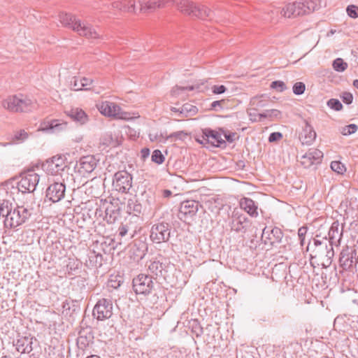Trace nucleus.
Segmentation results:
<instances>
[{
  "instance_id": "obj_63",
  "label": "nucleus",
  "mask_w": 358,
  "mask_h": 358,
  "mask_svg": "<svg viewBox=\"0 0 358 358\" xmlns=\"http://www.w3.org/2000/svg\"><path fill=\"white\" fill-rule=\"evenodd\" d=\"M326 242H328L327 237L323 238L322 240L321 241L317 238H313L314 248H317L318 246L321 245L322 243H324Z\"/></svg>"
},
{
  "instance_id": "obj_27",
  "label": "nucleus",
  "mask_w": 358,
  "mask_h": 358,
  "mask_svg": "<svg viewBox=\"0 0 358 358\" xmlns=\"http://www.w3.org/2000/svg\"><path fill=\"white\" fill-rule=\"evenodd\" d=\"M239 205L241 208L251 217H257L258 216V205L252 199L243 197L239 201Z\"/></svg>"
},
{
  "instance_id": "obj_11",
  "label": "nucleus",
  "mask_w": 358,
  "mask_h": 358,
  "mask_svg": "<svg viewBox=\"0 0 358 358\" xmlns=\"http://www.w3.org/2000/svg\"><path fill=\"white\" fill-rule=\"evenodd\" d=\"M252 226V221L243 213L234 210L232 213L230 227L237 233L245 234Z\"/></svg>"
},
{
  "instance_id": "obj_41",
  "label": "nucleus",
  "mask_w": 358,
  "mask_h": 358,
  "mask_svg": "<svg viewBox=\"0 0 358 358\" xmlns=\"http://www.w3.org/2000/svg\"><path fill=\"white\" fill-rule=\"evenodd\" d=\"M188 326L191 329L192 333L194 334L196 337H200L203 334V327L197 319L191 320L189 321Z\"/></svg>"
},
{
  "instance_id": "obj_5",
  "label": "nucleus",
  "mask_w": 358,
  "mask_h": 358,
  "mask_svg": "<svg viewBox=\"0 0 358 358\" xmlns=\"http://www.w3.org/2000/svg\"><path fill=\"white\" fill-rule=\"evenodd\" d=\"M34 213L33 208L29 206H17L13 207L10 217L7 219V224L9 229L15 228L26 222Z\"/></svg>"
},
{
  "instance_id": "obj_38",
  "label": "nucleus",
  "mask_w": 358,
  "mask_h": 358,
  "mask_svg": "<svg viewBox=\"0 0 358 358\" xmlns=\"http://www.w3.org/2000/svg\"><path fill=\"white\" fill-rule=\"evenodd\" d=\"M89 266L99 268L102 266L103 256L101 253L92 250L89 254Z\"/></svg>"
},
{
  "instance_id": "obj_61",
  "label": "nucleus",
  "mask_w": 358,
  "mask_h": 358,
  "mask_svg": "<svg viewBox=\"0 0 358 358\" xmlns=\"http://www.w3.org/2000/svg\"><path fill=\"white\" fill-rule=\"evenodd\" d=\"M211 90L214 94H222L227 91V88L224 85H213L211 87Z\"/></svg>"
},
{
  "instance_id": "obj_13",
  "label": "nucleus",
  "mask_w": 358,
  "mask_h": 358,
  "mask_svg": "<svg viewBox=\"0 0 358 358\" xmlns=\"http://www.w3.org/2000/svg\"><path fill=\"white\" fill-rule=\"evenodd\" d=\"M40 176L33 171H29L17 182V187L22 193H31L36 189Z\"/></svg>"
},
{
  "instance_id": "obj_1",
  "label": "nucleus",
  "mask_w": 358,
  "mask_h": 358,
  "mask_svg": "<svg viewBox=\"0 0 358 358\" xmlns=\"http://www.w3.org/2000/svg\"><path fill=\"white\" fill-rule=\"evenodd\" d=\"M166 3L175 5L181 13L187 15L201 20H211L213 17V13L210 8L203 5H196L189 0H167Z\"/></svg>"
},
{
  "instance_id": "obj_57",
  "label": "nucleus",
  "mask_w": 358,
  "mask_h": 358,
  "mask_svg": "<svg viewBox=\"0 0 358 358\" xmlns=\"http://www.w3.org/2000/svg\"><path fill=\"white\" fill-rule=\"evenodd\" d=\"M307 231H308V227H305V226L300 227L298 230L299 240L300 241V245L301 246H303L305 243V238H306V235L307 234Z\"/></svg>"
},
{
  "instance_id": "obj_54",
  "label": "nucleus",
  "mask_w": 358,
  "mask_h": 358,
  "mask_svg": "<svg viewBox=\"0 0 358 358\" xmlns=\"http://www.w3.org/2000/svg\"><path fill=\"white\" fill-rule=\"evenodd\" d=\"M327 106L336 111H340L343 109V104L337 99H330L327 101Z\"/></svg>"
},
{
  "instance_id": "obj_50",
  "label": "nucleus",
  "mask_w": 358,
  "mask_h": 358,
  "mask_svg": "<svg viewBox=\"0 0 358 358\" xmlns=\"http://www.w3.org/2000/svg\"><path fill=\"white\" fill-rule=\"evenodd\" d=\"M27 137L28 134L24 129H21L14 134L12 138V141L15 143H20L27 139Z\"/></svg>"
},
{
  "instance_id": "obj_7",
  "label": "nucleus",
  "mask_w": 358,
  "mask_h": 358,
  "mask_svg": "<svg viewBox=\"0 0 358 358\" xmlns=\"http://www.w3.org/2000/svg\"><path fill=\"white\" fill-rule=\"evenodd\" d=\"M171 225L166 222L154 224L150 229V238L154 243L168 242L171 237Z\"/></svg>"
},
{
  "instance_id": "obj_56",
  "label": "nucleus",
  "mask_w": 358,
  "mask_h": 358,
  "mask_svg": "<svg viewBox=\"0 0 358 358\" xmlns=\"http://www.w3.org/2000/svg\"><path fill=\"white\" fill-rule=\"evenodd\" d=\"M292 90L294 94L301 95L305 92L306 85L302 82H297L294 84Z\"/></svg>"
},
{
  "instance_id": "obj_36",
  "label": "nucleus",
  "mask_w": 358,
  "mask_h": 358,
  "mask_svg": "<svg viewBox=\"0 0 358 358\" xmlns=\"http://www.w3.org/2000/svg\"><path fill=\"white\" fill-rule=\"evenodd\" d=\"M198 113V108L189 103H184L179 111L178 117L185 118L193 116Z\"/></svg>"
},
{
  "instance_id": "obj_58",
  "label": "nucleus",
  "mask_w": 358,
  "mask_h": 358,
  "mask_svg": "<svg viewBox=\"0 0 358 358\" xmlns=\"http://www.w3.org/2000/svg\"><path fill=\"white\" fill-rule=\"evenodd\" d=\"M346 12L350 17L357 18L358 17V6L350 5L347 7Z\"/></svg>"
},
{
  "instance_id": "obj_26",
  "label": "nucleus",
  "mask_w": 358,
  "mask_h": 358,
  "mask_svg": "<svg viewBox=\"0 0 358 358\" xmlns=\"http://www.w3.org/2000/svg\"><path fill=\"white\" fill-rule=\"evenodd\" d=\"M63 314L75 319V316L80 312V304L78 300H66L62 304Z\"/></svg>"
},
{
  "instance_id": "obj_51",
  "label": "nucleus",
  "mask_w": 358,
  "mask_h": 358,
  "mask_svg": "<svg viewBox=\"0 0 358 358\" xmlns=\"http://www.w3.org/2000/svg\"><path fill=\"white\" fill-rule=\"evenodd\" d=\"M151 159L157 164H162L164 162L165 157L159 150H155L152 152Z\"/></svg>"
},
{
  "instance_id": "obj_43",
  "label": "nucleus",
  "mask_w": 358,
  "mask_h": 358,
  "mask_svg": "<svg viewBox=\"0 0 358 358\" xmlns=\"http://www.w3.org/2000/svg\"><path fill=\"white\" fill-rule=\"evenodd\" d=\"M186 90H188V91L197 90L199 92V91H202L203 90L201 88V86L199 85H189V86H186V87L176 86L175 87H173L172 89L171 94L173 96H177L180 94V92H183V91H186Z\"/></svg>"
},
{
  "instance_id": "obj_15",
  "label": "nucleus",
  "mask_w": 358,
  "mask_h": 358,
  "mask_svg": "<svg viewBox=\"0 0 358 358\" xmlns=\"http://www.w3.org/2000/svg\"><path fill=\"white\" fill-rule=\"evenodd\" d=\"M136 230L131 222H122L114 235V241H117L118 244L127 243L135 235Z\"/></svg>"
},
{
  "instance_id": "obj_23",
  "label": "nucleus",
  "mask_w": 358,
  "mask_h": 358,
  "mask_svg": "<svg viewBox=\"0 0 358 358\" xmlns=\"http://www.w3.org/2000/svg\"><path fill=\"white\" fill-rule=\"evenodd\" d=\"M99 110L101 114L106 116L113 117L118 119L124 118L122 115L121 108L113 102H102L99 106Z\"/></svg>"
},
{
  "instance_id": "obj_39",
  "label": "nucleus",
  "mask_w": 358,
  "mask_h": 358,
  "mask_svg": "<svg viewBox=\"0 0 358 358\" xmlns=\"http://www.w3.org/2000/svg\"><path fill=\"white\" fill-rule=\"evenodd\" d=\"M230 102L231 101L229 99L214 101L210 103V110L218 112L224 109H228L231 107Z\"/></svg>"
},
{
  "instance_id": "obj_8",
  "label": "nucleus",
  "mask_w": 358,
  "mask_h": 358,
  "mask_svg": "<svg viewBox=\"0 0 358 358\" xmlns=\"http://www.w3.org/2000/svg\"><path fill=\"white\" fill-rule=\"evenodd\" d=\"M339 266L345 271H352L358 263V255L356 249L345 245L340 252Z\"/></svg>"
},
{
  "instance_id": "obj_33",
  "label": "nucleus",
  "mask_w": 358,
  "mask_h": 358,
  "mask_svg": "<svg viewBox=\"0 0 358 358\" xmlns=\"http://www.w3.org/2000/svg\"><path fill=\"white\" fill-rule=\"evenodd\" d=\"M67 126L66 122H59L58 120H51L42 123L43 130H52L53 132L64 129Z\"/></svg>"
},
{
  "instance_id": "obj_44",
  "label": "nucleus",
  "mask_w": 358,
  "mask_h": 358,
  "mask_svg": "<svg viewBox=\"0 0 358 358\" xmlns=\"http://www.w3.org/2000/svg\"><path fill=\"white\" fill-rule=\"evenodd\" d=\"M329 248V242L322 243L321 245L313 250V253L310 254V258L323 257L324 254Z\"/></svg>"
},
{
  "instance_id": "obj_55",
  "label": "nucleus",
  "mask_w": 358,
  "mask_h": 358,
  "mask_svg": "<svg viewBox=\"0 0 358 358\" xmlns=\"http://www.w3.org/2000/svg\"><path fill=\"white\" fill-rule=\"evenodd\" d=\"M71 85L73 86V90H76V91H78V90H88L90 89L89 87H87V83H82L80 80V79H78V78L76 77H74L73 78V81L71 82Z\"/></svg>"
},
{
  "instance_id": "obj_30",
  "label": "nucleus",
  "mask_w": 358,
  "mask_h": 358,
  "mask_svg": "<svg viewBox=\"0 0 358 358\" xmlns=\"http://www.w3.org/2000/svg\"><path fill=\"white\" fill-rule=\"evenodd\" d=\"M66 115L73 121L84 124L88 121V116L85 112L79 108H73L66 111Z\"/></svg>"
},
{
  "instance_id": "obj_47",
  "label": "nucleus",
  "mask_w": 358,
  "mask_h": 358,
  "mask_svg": "<svg viewBox=\"0 0 358 358\" xmlns=\"http://www.w3.org/2000/svg\"><path fill=\"white\" fill-rule=\"evenodd\" d=\"M189 136V134L185 131H178L173 132L166 136V139H173L174 141H184Z\"/></svg>"
},
{
  "instance_id": "obj_24",
  "label": "nucleus",
  "mask_w": 358,
  "mask_h": 358,
  "mask_svg": "<svg viewBox=\"0 0 358 358\" xmlns=\"http://www.w3.org/2000/svg\"><path fill=\"white\" fill-rule=\"evenodd\" d=\"M303 122L305 125L299 135V139L303 145H310L315 140L316 132L308 120H303Z\"/></svg>"
},
{
  "instance_id": "obj_18",
  "label": "nucleus",
  "mask_w": 358,
  "mask_h": 358,
  "mask_svg": "<svg viewBox=\"0 0 358 358\" xmlns=\"http://www.w3.org/2000/svg\"><path fill=\"white\" fill-rule=\"evenodd\" d=\"M284 234L282 231L275 227L271 230H267L265 227L262 230L261 239L265 245L269 244L271 247H277L282 241Z\"/></svg>"
},
{
  "instance_id": "obj_29",
  "label": "nucleus",
  "mask_w": 358,
  "mask_h": 358,
  "mask_svg": "<svg viewBox=\"0 0 358 358\" xmlns=\"http://www.w3.org/2000/svg\"><path fill=\"white\" fill-rule=\"evenodd\" d=\"M343 235L342 230L339 231V223L335 221L332 223L328 233L329 238L327 239L329 244L337 246L340 244Z\"/></svg>"
},
{
  "instance_id": "obj_19",
  "label": "nucleus",
  "mask_w": 358,
  "mask_h": 358,
  "mask_svg": "<svg viewBox=\"0 0 358 358\" xmlns=\"http://www.w3.org/2000/svg\"><path fill=\"white\" fill-rule=\"evenodd\" d=\"M66 185L62 182H54L46 189V197L53 203L61 201L65 196Z\"/></svg>"
},
{
  "instance_id": "obj_35",
  "label": "nucleus",
  "mask_w": 358,
  "mask_h": 358,
  "mask_svg": "<svg viewBox=\"0 0 358 358\" xmlns=\"http://www.w3.org/2000/svg\"><path fill=\"white\" fill-rule=\"evenodd\" d=\"M13 204L8 200H3L1 203H0V216L4 217L3 223L4 226L6 228H8L7 224V219L10 217V214L13 210Z\"/></svg>"
},
{
  "instance_id": "obj_49",
  "label": "nucleus",
  "mask_w": 358,
  "mask_h": 358,
  "mask_svg": "<svg viewBox=\"0 0 358 358\" xmlns=\"http://www.w3.org/2000/svg\"><path fill=\"white\" fill-rule=\"evenodd\" d=\"M358 129V127L355 124H350L341 129V133L343 136H348L355 134Z\"/></svg>"
},
{
  "instance_id": "obj_2",
  "label": "nucleus",
  "mask_w": 358,
  "mask_h": 358,
  "mask_svg": "<svg viewBox=\"0 0 358 358\" xmlns=\"http://www.w3.org/2000/svg\"><path fill=\"white\" fill-rule=\"evenodd\" d=\"M60 22L66 27L72 29L80 36L87 38H99V34L90 25H86L78 20L76 17L71 13H60L59 15Z\"/></svg>"
},
{
  "instance_id": "obj_42",
  "label": "nucleus",
  "mask_w": 358,
  "mask_h": 358,
  "mask_svg": "<svg viewBox=\"0 0 358 358\" xmlns=\"http://www.w3.org/2000/svg\"><path fill=\"white\" fill-rule=\"evenodd\" d=\"M81 266V262L78 259H69L66 264V270L69 275H75L78 273Z\"/></svg>"
},
{
  "instance_id": "obj_28",
  "label": "nucleus",
  "mask_w": 358,
  "mask_h": 358,
  "mask_svg": "<svg viewBox=\"0 0 358 358\" xmlns=\"http://www.w3.org/2000/svg\"><path fill=\"white\" fill-rule=\"evenodd\" d=\"M33 340L34 338L30 336H22L17 338L15 343L16 350L21 354H29L33 350Z\"/></svg>"
},
{
  "instance_id": "obj_64",
  "label": "nucleus",
  "mask_w": 358,
  "mask_h": 358,
  "mask_svg": "<svg viewBox=\"0 0 358 358\" xmlns=\"http://www.w3.org/2000/svg\"><path fill=\"white\" fill-rule=\"evenodd\" d=\"M87 328H92V327L90 325H88L87 322L85 321V319L83 318L80 323V325L78 327V329H79L78 331H81L83 329H85Z\"/></svg>"
},
{
  "instance_id": "obj_59",
  "label": "nucleus",
  "mask_w": 358,
  "mask_h": 358,
  "mask_svg": "<svg viewBox=\"0 0 358 358\" xmlns=\"http://www.w3.org/2000/svg\"><path fill=\"white\" fill-rule=\"evenodd\" d=\"M117 277L118 276H111L108 284L109 287L114 289H117L119 287H120L122 281L121 280H118Z\"/></svg>"
},
{
  "instance_id": "obj_31",
  "label": "nucleus",
  "mask_w": 358,
  "mask_h": 358,
  "mask_svg": "<svg viewBox=\"0 0 358 358\" xmlns=\"http://www.w3.org/2000/svg\"><path fill=\"white\" fill-rule=\"evenodd\" d=\"M111 6L114 9H117L123 12L136 13L135 1L134 0H124L122 1H115L112 3Z\"/></svg>"
},
{
  "instance_id": "obj_34",
  "label": "nucleus",
  "mask_w": 358,
  "mask_h": 358,
  "mask_svg": "<svg viewBox=\"0 0 358 358\" xmlns=\"http://www.w3.org/2000/svg\"><path fill=\"white\" fill-rule=\"evenodd\" d=\"M140 8L139 12L141 13H150L155 10L157 8H163L164 3L162 1H149L147 2L139 1Z\"/></svg>"
},
{
  "instance_id": "obj_37",
  "label": "nucleus",
  "mask_w": 358,
  "mask_h": 358,
  "mask_svg": "<svg viewBox=\"0 0 358 358\" xmlns=\"http://www.w3.org/2000/svg\"><path fill=\"white\" fill-rule=\"evenodd\" d=\"M148 270L155 278L163 276V271H164V265L159 261H154L150 262L148 266Z\"/></svg>"
},
{
  "instance_id": "obj_40",
  "label": "nucleus",
  "mask_w": 358,
  "mask_h": 358,
  "mask_svg": "<svg viewBox=\"0 0 358 358\" xmlns=\"http://www.w3.org/2000/svg\"><path fill=\"white\" fill-rule=\"evenodd\" d=\"M259 119L270 118L271 120H280L282 118L281 111L277 109L266 110L262 113H259Z\"/></svg>"
},
{
  "instance_id": "obj_9",
  "label": "nucleus",
  "mask_w": 358,
  "mask_h": 358,
  "mask_svg": "<svg viewBox=\"0 0 358 358\" xmlns=\"http://www.w3.org/2000/svg\"><path fill=\"white\" fill-rule=\"evenodd\" d=\"M222 133L220 131H215L210 128L203 129V138L200 140L199 137L196 138V141L203 145H211L213 147L225 148L227 147L226 141L221 137Z\"/></svg>"
},
{
  "instance_id": "obj_60",
  "label": "nucleus",
  "mask_w": 358,
  "mask_h": 358,
  "mask_svg": "<svg viewBox=\"0 0 358 358\" xmlns=\"http://www.w3.org/2000/svg\"><path fill=\"white\" fill-rule=\"evenodd\" d=\"M282 134L278 131L272 132L268 136L269 143H275L280 141L282 138Z\"/></svg>"
},
{
  "instance_id": "obj_16",
  "label": "nucleus",
  "mask_w": 358,
  "mask_h": 358,
  "mask_svg": "<svg viewBox=\"0 0 358 358\" xmlns=\"http://www.w3.org/2000/svg\"><path fill=\"white\" fill-rule=\"evenodd\" d=\"M148 249L145 237L134 240L129 251L130 258L135 262H139L145 256Z\"/></svg>"
},
{
  "instance_id": "obj_62",
  "label": "nucleus",
  "mask_w": 358,
  "mask_h": 358,
  "mask_svg": "<svg viewBox=\"0 0 358 358\" xmlns=\"http://www.w3.org/2000/svg\"><path fill=\"white\" fill-rule=\"evenodd\" d=\"M341 98L345 104H350L353 101V96L350 92H345L341 95Z\"/></svg>"
},
{
  "instance_id": "obj_48",
  "label": "nucleus",
  "mask_w": 358,
  "mask_h": 358,
  "mask_svg": "<svg viewBox=\"0 0 358 358\" xmlns=\"http://www.w3.org/2000/svg\"><path fill=\"white\" fill-rule=\"evenodd\" d=\"M270 87L278 92H282L287 89L285 83L282 80L273 81L270 85Z\"/></svg>"
},
{
  "instance_id": "obj_52",
  "label": "nucleus",
  "mask_w": 358,
  "mask_h": 358,
  "mask_svg": "<svg viewBox=\"0 0 358 358\" xmlns=\"http://www.w3.org/2000/svg\"><path fill=\"white\" fill-rule=\"evenodd\" d=\"M219 131L224 135L226 141L229 143H233L237 136V134L236 132L230 131L224 128H219Z\"/></svg>"
},
{
  "instance_id": "obj_53",
  "label": "nucleus",
  "mask_w": 358,
  "mask_h": 358,
  "mask_svg": "<svg viewBox=\"0 0 358 358\" xmlns=\"http://www.w3.org/2000/svg\"><path fill=\"white\" fill-rule=\"evenodd\" d=\"M330 166L332 171L338 174H342L346 170L344 164L338 161L332 162Z\"/></svg>"
},
{
  "instance_id": "obj_3",
  "label": "nucleus",
  "mask_w": 358,
  "mask_h": 358,
  "mask_svg": "<svg viewBox=\"0 0 358 358\" xmlns=\"http://www.w3.org/2000/svg\"><path fill=\"white\" fill-rule=\"evenodd\" d=\"M319 2V0H306L302 2L288 3L280 12L285 17H295L318 10L320 7Z\"/></svg>"
},
{
  "instance_id": "obj_12",
  "label": "nucleus",
  "mask_w": 358,
  "mask_h": 358,
  "mask_svg": "<svg viewBox=\"0 0 358 358\" xmlns=\"http://www.w3.org/2000/svg\"><path fill=\"white\" fill-rule=\"evenodd\" d=\"M92 315L98 320H104L110 318L113 315L112 300L106 298L99 299L94 307Z\"/></svg>"
},
{
  "instance_id": "obj_4",
  "label": "nucleus",
  "mask_w": 358,
  "mask_h": 358,
  "mask_svg": "<svg viewBox=\"0 0 358 358\" xmlns=\"http://www.w3.org/2000/svg\"><path fill=\"white\" fill-rule=\"evenodd\" d=\"M3 108L15 113H27L35 108V103L22 94L10 96L2 103Z\"/></svg>"
},
{
  "instance_id": "obj_14",
  "label": "nucleus",
  "mask_w": 358,
  "mask_h": 358,
  "mask_svg": "<svg viewBox=\"0 0 358 358\" xmlns=\"http://www.w3.org/2000/svg\"><path fill=\"white\" fill-rule=\"evenodd\" d=\"M65 161L66 157L64 155H55L45 160L42 164V168L48 174H57L67 166Z\"/></svg>"
},
{
  "instance_id": "obj_32",
  "label": "nucleus",
  "mask_w": 358,
  "mask_h": 358,
  "mask_svg": "<svg viewBox=\"0 0 358 358\" xmlns=\"http://www.w3.org/2000/svg\"><path fill=\"white\" fill-rule=\"evenodd\" d=\"M127 212L135 216H138L143 212V207L139 201L134 196L127 200Z\"/></svg>"
},
{
  "instance_id": "obj_21",
  "label": "nucleus",
  "mask_w": 358,
  "mask_h": 358,
  "mask_svg": "<svg viewBox=\"0 0 358 358\" xmlns=\"http://www.w3.org/2000/svg\"><path fill=\"white\" fill-rule=\"evenodd\" d=\"M323 152L317 149H310L301 158V163L304 168L308 169L313 165L321 163Z\"/></svg>"
},
{
  "instance_id": "obj_25",
  "label": "nucleus",
  "mask_w": 358,
  "mask_h": 358,
  "mask_svg": "<svg viewBox=\"0 0 358 358\" xmlns=\"http://www.w3.org/2000/svg\"><path fill=\"white\" fill-rule=\"evenodd\" d=\"M105 216L103 220L108 224L114 223L120 215L121 208L119 206L118 200L115 203L110 202V203L106 207L104 210Z\"/></svg>"
},
{
  "instance_id": "obj_22",
  "label": "nucleus",
  "mask_w": 358,
  "mask_h": 358,
  "mask_svg": "<svg viewBox=\"0 0 358 358\" xmlns=\"http://www.w3.org/2000/svg\"><path fill=\"white\" fill-rule=\"evenodd\" d=\"M76 345L79 350L85 351L94 343V332L92 328H87L78 331Z\"/></svg>"
},
{
  "instance_id": "obj_6",
  "label": "nucleus",
  "mask_w": 358,
  "mask_h": 358,
  "mask_svg": "<svg viewBox=\"0 0 358 358\" xmlns=\"http://www.w3.org/2000/svg\"><path fill=\"white\" fill-rule=\"evenodd\" d=\"M153 277L150 275L140 273L132 280V287L136 294L147 296L155 290Z\"/></svg>"
},
{
  "instance_id": "obj_46",
  "label": "nucleus",
  "mask_w": 358,
  "mask_h": 358,
  "mask_svg": "<svg viewBox=\"0 0 358 358\" xmlns=\"http://www.w3.org/2000/svg\"><path fill=\"white\" fill-rule=\"evenodd\" d=\"M333 246L334 245L329 244V248L324 254L323 257H326V262H322L323 267H327L331 264L332 258L334 256Z\"/></svg>"
},
{
  "instance_id": "obj_45",
  "label": "nucleus",
  "mask_w": 358,
  "mask_h": 358,
  "mask_svg": "<svg viewBox=\"0 0 358 358\" xmlns=\"http://www.w3.org/2000/svg\"><path fill=\"white\" fill-rule=\"evenodd\" d=\"M333 69L338 72H343L348 68V64L342 58H336L332 63Z\"/></svg>"
},
{
  "instance_id": "obj_17",
  "label": "nucleus",
  "mask_w": 358,
  "mask_h": 358,
  "mask_svg": "<svg viewBox=\"0 0 358 358\" xmlns=\"http://www.w3.org/2000/svg\"><path fill=\"white\" fill-rule=\"evenodd\" d=\"M98 160L94 155H86L80 158L74 166L75 171L82 176L91 173L96 167Z\"/></svg>"
},
{
  "instance_id": "obj_10",
  "label": "nucleus",
  "mask_w": 358,
  "mask_h": 358,
  "mask_svg": "<svg viewBox=\"0 0 358 358\" xmlns=\"http://www.w3.org/2000/svg\"><path fill=\"white\" fill-rule=\"evenodd\" d=\"M132 176L125 170L116 172L113 178L114 189L121 193H128L132 187Z\"/></svg>"
},
{
  "instance_id": "obj_20",
  "label": "nucleus",
  "mask_w": 358,
  "mask_h": 358,
  "mask_svg": "<svg viewBox=\"0 0 358 358\" xmlns=\"http://www.w3.org/2000/svg\"><path fill=\"white\" fill-rule=\"evenodd\" d=\"M199 207H201V205L197 201L186 200L182 201L179 209V214L181 216L179 218L182 220V218L193 217L196 215Z\"/></svg>"
}]
</instances>
